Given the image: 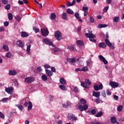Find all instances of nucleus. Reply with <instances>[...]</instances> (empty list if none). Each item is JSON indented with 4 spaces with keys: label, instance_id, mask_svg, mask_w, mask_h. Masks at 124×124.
<instances>
[{
    "label": "nucleus",
    "instance_id": "f257e3e1",
    "mask_svg": "<svg viewBox=\"0 0 124 124\" xmlns=\"http://www.w3.org/2000/svg\"><path fill=\"white\" fill-rule=\"evenodd\" d=\"M80 101L81 104L82 105L80 104H78L77 105L78 110H79V111H81V112L87 110L88 108H89V106H88V105L87 104V102L86 101V100L84 99H81Z\"/></svg>",
    "mask_w": 124,
    "mask_h": 124
},
{
    "label": "nucleus",
    "instance_id": "f03ea898",
    "mask_svg": "<svg viewBox=\"0 0 124 124\" xmlns=\"http://www.w3.org/2000/svg\"><path fill=\"white\" fill-rule=\"evenodd\" d=\"M85 36L86 37L89 38V40H90L91 42H94V43L96 42V40L94 39V38H95V35L93 34V33H85Z\"/></svg>",
    "mask_w": 124,
    "mask_h": 124
},
{
    "label": "nucleus",
    "instance_id": "7ed1b4c3",
    "mask_svg": "<svg viewBox=\"0 0 124 124\" xmlns=\"http://www.w3.org/2000/svg\"><path fill=\"white\" fill-rule=\"evenodd\" d=\"M92 82L90 81L89 79H86L85 82H81V86L85 88V89H89V86L91 85Z\"/></svg>",
    "mask_w": 124,
    "mask_h": 124
},
{
    "label": "nucleus",
    "instance_id": "20e7f679",
    "mask_svg": "<svg viewBox=\"0 0 124 124\" xmlns=\"http://www.w3.org/2000/svg\"><path fill=\"white\" fill-rule=\"evenodd\" d=\"M34 81V77H28L25 78V82L28 83V84H31Z\"/></svg>",
    "mask_w": 124,
    "mask_h": 124
},
{
    "label": "nucleus",
    "instance_id": "39448f33",
    "mask_svg": "<svg viewBox=\"0 0 124 124\" xmlns=\"http://www.w3.org/2000/svg\"><path fill=\"white\" fill-rule=\"evenodd\" d=\"M55 36L56 39H57L58 40H61V39L62 38V33H61V32L59 31H57L55 33Z\"/></svg>",
    "mask_w": 124,
    "mask_h": 124
},
{
    "label": "nucleus",
    "instance_id": "423d86ee",
    "mask_svg": "<svg viewBox=\"0 0 124 124\" xmlns=\"http://www.w3.org/2000/svg\"><path fill=\"white\" fill-rule=\"evenodd\" d=\"M41 31L43 36H47L49 34V31L46 29H42Z\"/></svg>",
    "mask_w": 124,
    "mask_h": 124
},
{
    "label": "nucleus",
    "instance_id": "0eeeda50",
    "mask_svg": "<svg viewBox=\"0 0 124 124\" xmlns=\"http://www.w3.org/2000/svg\"><path fill=\"white\" fill-rule=\"evenodd\" d=\"M43 41L44 43L47 45H49V46H54V44H53V43H52L49 39H44Z\"/></svg>",
    "mask_w": 124,
    "mask_h": 124
},
{
    "label": "nucleus",
    "instance_id": "6e6552de",
    "mask_svg": "<svg viewBox=\"0 0 124 124\" xmlns=\"http://www.w3.org/2000/svg\"><path fill=\"white\" fill-rule=\"evenodd\" d=\"M98 58L100 61H101V62H102L104 63V64H107V63H108V62L107 61V60H106V59H105V58L103 57L102 55H99L98 56Z\"/></svg>",
    "mask_w": 124,
    "mask_h": 124
},
{
    "label": "nucleus",
    "instance_id": "1a4fd4ad",
    "mask_svg": "<svg viewBox=\"0 0 124 124\" xmlns=\"http://www.w3.org/2000/svg\"><path fill=\"white\" fill-rule=\"evenodd\" d=\"M103 89V85L102 84L99 85V86L97 85L94 86V89L95 91H99V90H102Z\"/></svg>",
    "mask_w": 124,
    "mask_h": 124
},
{
    "label": "nucleus",
    "instance_id": "9d476101",
    "mask_svg": "<svg viewBox=\"0 0 124 124\" xmlns=\"http://www.w3.org/2000/svg\"><path fill=\"white\" fill-rule=\"evenodd\" d=\"M16 45H18L19 47H20L21 48H23L24 46H25V43L21 40H18L16 41Z\"/></svg>",
    "mask_w": 124,
    "mask_h": 124
},
{
    "label": "nucleus",
    "instance_id": "9b49d317",
    "mask_svg": "<svg viewBox=\"0 0 124 124\" xmlns=\"http://www.w3.org/2000/svg\"><path fill=\"white\" fill-rule=\"evenodd\" d=\"M82 11L84 12V16H87L89 14V8L87 7H83Z\"/></svg>",
    "mask_w": 124,
    "mask_h": 124
},
{
    "label": "nucleus",
    "instance_id": "f8f14e48",
    "mask_svg": "<svg viewBox=\"0 0 124 124\" xmlns=\"http://www.w3.org/2000/svg\"><path fill=\"white\" fill-rule=\"evenodd\" d=\"M76 2V0H73V2L71 3L70 1H67L66 2V6H68V7H70V6H73V5H74L75 4Z\"/></svg>",
    "mask_w": 124,
    "mask_h": 124
},
{
    "label": "nucleus",
    "instance_id": "ddd939ff",
    "mask_svg": "<svg viewBox=\"0 0 124 124\" xmlns=\"http://www.w3.org/2000/svg\"><path fill=\"white\" fill-rule=\"evenodd\" d=\"M109 85L112 87V88H117L119 86V84L117 82H115L114 81H111L109 82Z\"/></svg>",
    "mask_w": 124,
    "mask_h": 124
},
{
    "label": "nucleus",
    "instance_id": "4468645a",
    "mask_svg": "<svg viewBox=\"0 0 124 124\" xmlns=\"http://www.w3.org/2000/svg\"><path fill=\"white\" fill-rule=\"evenodd\" d=\"M5 92H6V93H9V94H12L13 89L12 88V87L6 88L5 89Z\"/></svg>",
    "mask_w": 124,
    "mask_h": 124
},
{
    "label": "nucleus",
    "instance_id": "2eb2a0df",
    "mask_svg": "<svg viewBox=\"0 0 124 124\" xmlns=\"http://www.w3.org/2000/svg\"><path fill=\"white\" fill-rule=\"evenodd\" d=\"M93 96H95V97H97L98 98L100 96V93L99 92H95L94 91L93 93Z\"/></svg>",
    "mask_w": 124,
    "mask_h": 124
},
{
    "label": "nucleus",
    "instance_id": "dca6fc26",
    "mask_svg": "<svg viewBox=\"0 0 124 124\" xmlns=\"http://www.w3.org/2000/svg\"><path fill=\"white\" fill-rule=\"evenodd\" d=\"M98 47L102 48L103 49H105L106 48V44L104 43H99L98 44Z\"/></svg>",
    "mask_w": 124,
    "mask_h": 124
},
{
    "label": "nucleus",
    "instance_id": "f3484780",
    "mask_svg": "<svg viewBox=\"0 0 124 124\" xmlns=\"http://www.w3.org/2000/svg\"><path fill=\"white\" fill-rule=\"evenodd\" d=\"M66 61L70 63H74L76 62L75 58H67Z\"/></svg>",
    "mask_w": 124,
    "mask_h": 124
},
{
    "label": "nucleus",
    "instance_id": "a211bd4d",
    "mask_svg": "<svg viewBox=\"0 0 124 124\" xmlns=\"http://www.w3.org/2000/svg\"><path fill=\"white\" fill-rule=\"evenodd\" d=\"M75 17H76V18L78 19V20L79 22H80V23H82V22H83V20H82V19L80 18V16H79V14H78V13H76L75 14Z\"/></svg>",
    "mask_w": 124,
    "mask_h": 124
},
{
    "label": "nucleus",
    "instance_id": "6ab92c4d",
    "mask_svg": "<svg viewBox=\"0 0 124 124\" xmlns=\"http://www.w3.org/2000/svg\"><path fill=\"white\" fill-rule=\"evenodd\" d=\"M68 119L70 121H77V120H78V118L75 115H71L70 117H68Z\"/></svg>",
    "mask_w": 124,
    "mask_h": 124
},
{
    "label": "nucleus",
    "instance_id": "aec40b11",
    "mask_svg": "<svg viewBox=\"0 0 124 124\" xmlns=\"http://www.w3.org/2000/svg\"><path fill=\"white\" fill-rule=\"evenodd\" d=\"M67 49H69L70 51H72L73 52L76 51V49L74 47V46H67Z\"/></svg>",
    "mask_w": 124,
    "mask_h": 124
},
{
    "label": "nucleus",
    "instance_id": "412c9836",
    "mask_svg": "<svg viewBox=\"0 0 124 124\" xmlns=\"http://www.w3.org/2000/svg\"><path fill=\"white\" fill-rule=\"evenodd\" d=\"M77 44L78 46H83L84 45V42L81 40L77 41Z\"/></svg>",
    "mask_w": 124,
    "mask_h": 124
},
{
    "label": "nucleus",
    "instance_id": "4be33fe9",
    "mask_svg": "<svg viewBox=\"0 0 124 124\" xmlns=\"http://www.w3.org/2000/svg\"><path fill=\"white\" fill-rule=\"evenodd\" d=\"M59 81L62 85H65L66 84V81L63 78H60Z\"/></svg>",
    "mask_w": 124,
    "mask_h": 124
},
{
    "label": "nucleus",
    "instance_id": "5701e85b",
    "mask_svg": "<svg viewBox=\"0 0 124 124\" xmlns=\"http://www.w3.org/2000/svg\"><path fill=\"white\" fill-rule=\"evenodd\" d=\"M21 37H28L29 36V34L27 32L22 31L21 32Z\"/></svg>",
    "mask_w": 124,
    "mask_h": 124
},
{
    "label": "nucleus",
    "instance_id": "b1692460",
    "mask_svg": "<svg viewBox=\"0 0 124 124\" xmlns=\"http://www.w3.org/2000/svg\"><path fill=\"white\" fill-rule=\"evenodd\" d=\"M46 72L47 76H49V77H51V76L53 75V73L48 69L46 70Z\"/></svg>",
    "mask_w": 124,
    "mask_h": 124
},
{
    "label": "nucleus",
    "instance_id": "393cba45",
    "mask_svg": "<svg viewBox=\"0 0 124 124\" xmlns=\"http://www.w3.org/2000/svg\"><path fill=\"white\" fill-rule=\"evenodd\" d=\"M9 75H13L14 76V75H16L17 73L16 72V71L15 70H10L9 72Z\"/></svg>",
    "mask_w": 124,
    "mask_h": 124
},
{
    "label": "nucleus",
    "instance_id": "a878e982",
    "mask_svg": "<svg viewBox=\"0 0 124 124\" xmlns=\"http://www.w3.org/2000/svg\"><path fill=\"white\" fill-rule=\"evenodd\" d=\"M56 17H57V16H56L55 14L52 13L50 15V18L51 20H55V19H56Z\"/></svg>",
    "mask_w": 124,
    "mask_h": 124
},
{
    "label": "nucleus",
    "instance_id": "bb28decb",
    "mask_svg": "<svg viewBox=\"0 0 124 124\" xmlns=\"http://www.w3.org/2000/svg\"><path fill=\"white\" fill-rule=\"evenodd\" d=\"M32 108V103H31V102H29L28 110L30 111V110H31Z\"/></svg>",
    "mask_w": 124,
    "mask_h": 124
},
{
    "label": "nucleus",
    "instance_id": "cd10ccee",
    "mask_svg": "<svg viewBox=\"0 0 124 124\" xmlns=\"http://www.w3.org/2000/svg\"><path fill=\"white\" fill-rule=\"evenodd\" d=\"M31 46L30 45L27 46L26 51L28 55H31V52H30V51H31Z\"/></svg>",
    "mask_w": 124,
    "mask_h": 124
},
{
    "label": "nucleus",
    "instance_id": "c85d7f7f",
    "mask_svg": "<svg viewBox=\"0 0 124 124\" xmlns=\"http://www.w3.org/2000/svg\"><path fill=\"white\" fill-rule=\"evenodd\" d=\"M107 26H108L106 24H98V28L101 29L102 28H106L107 27Z\"/></svg>",
    "mask_w": 124,
    "mask_h": 124
},
{
    "label": "nucleus",
    "instance_id": "c756f323",
    "mask_svg": "<svg viewBox=\"0 0 124 124\" xmlns=\"http://www.w3.org/2000/svg\"><path fill=\"white\" fill-rule=\"evenodd\" d=\"M66 12L67 13H68V14H70V15L74 14V12H73V11H72V10H71V9H70V8H68L67 9Z\"/></svg>",
    "mask_w": 124,
    "mask_h": 124
},
{
    "label": "nucleus",
    "instance_id": "7c9ffc66",
    "mask_svg": "<svg viewBox=\"0 0 124 124\" xmlns=\"http://www.w3.org/2000/svg\"><path fill=\"white\" fill-rule=\"evenodd\" d=\"M120 21V17L119 16H115L113 18V22L117 23V22H119Z\"/></svg>",
    "mask_w": 124,
    "mask_h": 124
},
{
    "label": "nucleus",
    "instance_id": "2f4dec72",
    "mask_svg": "<svg viewBox=\"0 0 124 124\" xmlns=\"http://www.w3.org/2000/svg\"><path fill=\"white\" fill-rule=\"evenodd\" d=\"M8 17L9 20H10V21H11V20L13 19V15L11 13H9L8 14Z\"/></svg>",
    "mask_w": 124,
    "mask_h": 124
},
{
    "label": "nucleus",
    "instance_id": "473e14b6",
    "mask_svg": "<svg viewBox=\"0 0 124 124\" xmlns=\"http://www.w3.org/2000/svg\"><path fill=\"white\" fill-rule=\"evenodd\" d=\"M105 43H106L107 45H108V46H111V45L112 44L110 42V41H109V40H108V39H105Z\"/></svg>",
    "mask_w": 124,
    "mask_h": 124
},
{
    "label": "nucleus",
    "instance_id": "72a5a7b5",
    "mask_svg": "<svg viewBox=\"0 0 124 124\" xmlns=\"http://www.w3.org/2000/svg\"><path fill=\"white\" fill-rule=\"evenodd\" d=\"M111 122L112 123V124H115L117 122V119H116V117H112L111 118Z\"/></svg>",
    "mask_w": 124,
    "mask_h": 124
},
{
    "label": "nucleus",
    "instance_id": "f704fd0d",
    "mask_svg": "<svg viewBox=\"0 0 124 124\" xmlns=\"http://www.w3.org/2000/svg\"><path fill=\"white\" fill-rule=\"evenodd\" d=\"M71 105V103H70V102H67L66 104H63L62 106L64 108H66L67 107L70 106Z\"/></svg>",
    "mask_w": 124,
    "mask_h": 124
},
{
    "label": "nucleus",
    "instance_id": "c9c22d12",
    "mask_svg": "<svg viewBox=\"0 0 124 124\" xmlns=\"http://www.w3.org/2000/svg\"><path fill=\"white\" fill-rule=\"evenodd\" d=\"M82 71H84V72H86L87 71H89V68L87 66L84 67L81 69Z\"/></svg>",
    "mask_w": 124,
    "mask_h": 124
},
{
    "label": "nucleus",
    "instance_id": "e433bc0d",
    "mask_svg": "<svg viewBox=\"0 0 124 124\" xmlns=\"http://www.w3.org/2000/svg\"><path fill=\"white\" fill-rule=\"evenodd\" d=\"M59 88H60V89L62 91H66V88L64 85H60Z\"/></svg>",
    "mask_w": 124,
    "mask_h": 124
},
{
    "label": "nucleus",
    "instance_id": "4c0bfd02",
    "mask_svg": "<svg viewBox=\"0 0 124 124\" xmlns=\"http://www.w3.org/2000/svg\"><path fill=\"white\" fill-rule=\"evenodd\" d=\"M102 115H103L102 111H100L97 114V115H96V117H97V118H99V117H101V116H102Z\"/></svg>",
    "mask_w": 124,
    "mask_h": 124
},
{
    "label": "nucleus",
    "instance_id": "58836bf2",
    "mask_svg": "<svg viewBox=\"0 0 124 124\" xmlns=\"http://www.w3.org/2000/svg\"><path fill=\"white\" fill-rule=\"evenodd\" d=\"M117 110L119 112H121L123 110V106L120 105L117 108Z\"/></svg>",
    "mask_w": 124,
    "mask_h": 124
},
{
    "label": "nucleus",
    "instance_id": "ea45409f",
    "mask_svg": "<svg viewBox=\"0 0 124 124\" xmlns=\"http://www.w3.org/2000/svg\"><path fill=\"white\" fill-rule=\"evenodd\" d=\"M43 81H46L47 80V76L44 75L42 76Z\"/></svg>",
    "mask_w": 124,
    "mask_h": 124
},
{
    "label": "nucleus",
    "instance_id": "a19ab883",
    "mask_svg": "<svg viewBox=\"0 0 124 124\" xmlns=\"http://www.w3.org/2000/svg\"><path fill=\"white\" fill-rule=\"evenodd\" d=\"M11 5H10V4H7L5 6V9L6 10H9V9H10V7H11Z\"/></svg>",
    "mask_w": 124,
    "mask_h": 124
},
{
    "label": "nucleus",
    "instance_id": "79ce46f5",
    "mask_svg": "<svg viewBox=\"0 0 124 124\" xmlns=\"http://www.w3.org/2000/svg\"><path fill=\"white\" fill-rule=\"evenodd\" d=\"M8 100V98H3L1 100L2 102H7Z\"/></svg>",
    "mask_w": 124,
    "mask_h": 124
},
{
    "label": "nucleus",
    "instance_id": "37998d69",
    "mask_svg": "<svg viewBox=\"0 0 124 124\" xmlns=\"http://www.w3.org/2000/svg\"><path fill=\"white\" fill-rule=\"evenodd\" d=\"M16 107L18 108L20 111H22V110H23V106H21L20 105H16Z\"/></svg>",
    "mask_w": 124,
    "mask_h": 124
},
{
    "label": "nucleus",
    "instance_id": "c03bdc74",
    "mask_svg": "<svg viewBox=\"0 0 124 124\" xmlns=\"http://www.w3.org/2000/svg\"><path fill=\"white\" fill-rule=\"evenodd\" d=\"M62 18L63 19H64V20H65L66 19V13H63L62 14Z\"/></svg>",
    "mask_w": 124,
    "mask_h": 124
},
{
    "label": "nucleus",
    "instance_id": "a18cd8bd",
    "mask_svg": "<svg viewBox=\"0 0 124 124\" xmlns=\"http://www.w3.org/2000/svg\"><path fill=\"white\" fill-rule=\"evenodd\" d=\"M7 58H11L12 57V54L10 52H8L6 54Z\"/></svg>",
    "mask_w": 124,
    "mask_h": 124
},
{
    "label": "nucleus",
    "instance_id": "49530a36",
    "mask_svg": "<svg viewBox=\"0 0 124 124\" xmlns=\"http://www.w3.org/2000/svg\"><path fill=\"white\" fill-rule=\"evenodd\" d=\"M33 29L35 32H39V29L36 28V27H33Z\"/></svg>",
    "mask_w": 124,
    "mask_h": 124
},
{
    "label": "nucleus",
    "instance_id": "de8ad7c7",
    "mask_svg": "<svg viewBox=\"0 0 124 124\" xmlns=\"http://www.w3.org/2000/svg\"><path fill=\"white\" fill-rule=\"evenodd\" d=\"M2 2L3 4H7L8 3V0H2Z\"/></svg>",
    "mask_w": 124,
    "mask_h": 124
},
{
    "label": "nucleus",
    "instance_id": "09e8293b",
    "mask_svg": "<svg viewBox=\"0 0 124 124\" xmlns=\"http://www.w3.org/2000/svg\"><path fill=\"white\" fill-rule=\"evenodd\" d=\"M3 48L6 51H8V50H9L8 46L6 45H4L3 46Z\"/></svg>",
    "mask_w": 124,
    "mask_h": 124
},
{
    "label": "nucleus",
    "instance_id": "8fccbe9b",
    "mask_svg": "<svg viewBox=\"0 0 124 124\" xmlns=\"http://www.w3.org/2000/svg\"><path fill=\"white\" fill-rule=\"evenodd\" d=\"M61 51V49L58 48H55L54 49V53H57V52H60Z\"/></svg>",
    "mask_w": 124,
    "mask_h": 124
},
{
    "label": "nucleus",
    "instance_id": "3c124183",
    "mask_svg": "<svg viewBox=\"0 0 124 124\" xmlns=\"http://www.w3.org/2000/svg\"><path fill=\"white\" fill-rule=\"evenodd\" d=\"M0 118L1 119H4V115H3V114L0 111Z\"/></svg>",
    "mask_w": 124,
    "mask_h": 124
},
{
    "label": "nucleus",
    "instance_id": "603ef678",
    "mask_svg": "<svg viewBox=\"0 0 124 124\" xmlns=\"http://www.w3.org/2000/svg\"><path fill=\"white\" fill-rule=\"evenodd\" d=\"M16 20L18 21V22L21 21V17H20V16H17L16 17Z\"/></svg>",
    "mask_w": 124,
    "mask_h": 124
},
{
    "label": "nucleus",
    "instance_id": "864d4df0",
    "mask_svg": "<svg viewBox=\"0 0 124 124\" xmlns=\"http://www.w3.org/2000/svg\"><path fill=\"white\" fill-rule=\"evenodd\" d=\"M109 9V6H106L103 10L104 12H106Z\"/></svg>",
    "mask_w": 124,
    "mask_h": 124
},
{
    "label": "nucleus",
    "instance_id": "5fc2aeb1",
    "mask_svg": "<svg viewBox=\"0 0 124 124\" xmlns=\"http://www.w3.org/2000/svg\"><path fill=\"white\" fill-rule=\"evenodd\" d=\"M91 113L92 115H94V114L96 113V110L95 109H92L91 111Z\"/></svg>",
    "mask_w": 124,
    "mask_h": 124
},
{
    "label": "nucleus",
    "instance_id": "6e6d98bb",
    "mask_svg": "<svg viewBox=\"0 0 124 124\" xmlns=\"http://www.w3.org/2000/svg\"><path fill=\"white\" fill-rule=\"evenodd\" d=\"M37 70L39 72H41V71H42V69L41 68V67H38L37 68Z\"/></svg>",
    "mask_w": 124,
    "mask_h": 124
},
{
    "label": "nucleus",
    "instance_id": "4d7b16f0",
    "mask_svg": "<svg viewBox=\"0 0 124 124\" xmlns=\"http://www.w3.org/2000/svg\"><path fill=\"white\" fill-rule=\"evenodd\" d=\"M9 25V22L8 21H6L4 23V26L5 27H7Z\"/></svg>",
    "mask_w": 124,
    "mask_h": 124
},
{
    "label": "nucleus",
    "instance_id": "13d9d810",
    "mask_svg": "<svg viewBox=\"0 0 124 124\" xmlns=\"http://www.w3.org/2000/svg\"><path fill=\"white\" fill-rule=\"evenodd\" d=\"M74 92H75V93L79 92V91L78 90V88H77V87H74Z\"/></svg>",
    "mask_w": 124,
    "mask_h": 124
},
{
    "label": "nucleus",
    "instance_id": "bf43d9fd",
    "mask_svg": "<svg viewBox=\"0 0 124 124\" xmlns=\"http://www.w3.org/2000/svg\"><path fill=\"white\" fill-rule=\"evenodd\" d=\"M44 67L46 69H47V68H50L51 67V66H50L49 65V64H46V65H45Z\"/></svg>",
    "mask_w": 124,
    "mask_h": 124
},
{
    "label": "nucleus",
    "instance_id": "052dcab7",
    "mask_svg": "<svg viewBox=\"0 0 124 124\" xmlns=\"http://www.w3.org/2000/svg\"><path fill=\"white\" fill-rule=\"evenodd\" d=\"M90 21L91 23H93V22H94V18L93 17H90Z\"/></svg>",
    "mask_w": 124,
    "mask_h": 124
},
{
    "label": "nucleus",
    "instance_id": "680f3d73",
    "mask_svg": "<svg viewBox=\"0 0 124 124\" xmlns=\"http://www.w3.org/2000/svg\"><path fill=\"white\" fill-rule=\"evenodd\" d=\"M113 97H114V99H115V100H118V99H119V96H118L116 95H114L113 96Z\"/></svg>",
    "mask_w": 124,
    "mask_h": 124
},
{
    "label": "nucleus",
    "instance_id": "e2e57ef3",
    "mask_svg": "<svg viewBox=\"0 0 124 124\" xmlns=\"http://www.w3.org/2000/svg\"><path fill=\"white\" fill-rule=\"evenodd\" d=\"M107 94L108 95H110L111 94V91H109L108 90L107 91Z\"/></svg>",
    "mask_w": 124,
    "mask_h": 124
},
{
    "label": "nucleus",
    "instance_id": "0e129e2a",
    "mask_svg": "<svg viewBox=\"0 0 124 124\" xmlns=\"http://www.w3.org/2000/svg\"><path fill=\"white\" fill-rule=\"evenodd\" d=\"M4 31V27L2 26L0 27V31Z\"/></svg>",
    "mask_w": 124,
    "mask_h": 124
},
{
    "label": "nucleus",
    "instance_id": "69168bd1",
    "mask_svg": "<svg viewBox=\"0 0 124 124\" xmlns=\"http://www.w3.org/2000/svg\"><path fill=\"white\" fill-rule=\"evenodd\" d=\"M51 71H52V72H56V68H55V67H52Z\"/></svg>",
    "mask_w": 124,
    "mask_h": 124
},
{
    "label": "nucleus",
    "instance_id": "338daca9",
    "mask_svg": "<svg viewBox=\"0 0 124 124\" xmlns=\"http://www.w3.org/2000/svg\"><path fill=\"white\" fill-rule=\"evenodd\" d=\"M111 2H112V0H107V3L108 4H109Z\"/></svg>",
    "mask_w": 124,
    "mask_h": 124
},
{
    "label": "nucleus",
    "instance_id": "774afa93",
    "mask_svg": "<svg viewBox=\"0 0 124 124\" xmlns=\"http://www.w3.org/2000/svg\"><path fill=\"white\" fill-rule=\"evenodd\" d=\"M76 71H82V69H81L80 68H76Z\"/></svg>",
    "mask_w": 124,
    "mask_h": 124
}]
</instances>
